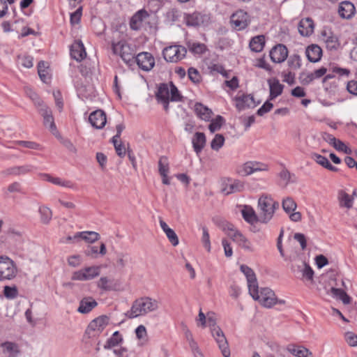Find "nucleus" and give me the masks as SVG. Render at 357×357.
I'll list each match as a JSON object with an SVG mask.
<instances>
[{
    "instance_id": "nucleus-1",
    "label": "nucleus",
    "mask_w": 357,
    "mask_h": 357,
    "mask_svg": "<svg viewBox=\"0 0 357 357\" xmlns=\"http://www.w3.org/2000/svg\"><path fill=\"white\" fill-rule=\"evenodd\" d=\"M158 307V301L155 299L150 297H142L133 302L131 309L126 313V316L130 319H133L154 312Z\"/></svg>"
},
{
    "instance_id": "nucleus-2",
    "label": "nucleus",
    "mask_w": 357,
    "mask_h": 357,
    "mask_svg": "<svg viewBox=\"0 0 357 357\" xmlns=\"http://www.w3.org/2000/svg\"><path fill=\"white\" fill-rule=\"evenodd\" d=\"M279 202L275 201L271 196L263 195L258 200L259 209V222L267 224L273 218L274 213L279 208Z\"/></svg>"
},
{
    "instance_id": "nucleus-3",
    "label": "nucleus",
    "mask_w": 357,
    "mask_h": 357,
    "mask_svg": "<svg viewBox=\"0 0 357 357\" xmlns=\"http://www.w3.org/2000/svg\"><path fill=\"white\" fill-rule=\"evenodd\" d=\"M213 312H208L206 317V326L211 328L213 337L218 344L219 349L224 357L230 356V350L226 337L222 329L216 325L215 319Z\"/></svg>"
},
{
    "instance_id": "nucleus-4",
    "label": "nucleus",
    "mask_w": 357,
    "mask_h": 357,
    "mask_svg": "<svg viewBox=\"0 0 357 357\" xmlns=\"http://www.w3.org/2000/svg\"><path fill=\"white\" fill-rule=\"evenodd\" d=\"M109 318L106 315H101L93 319L88 325L83 336V341L89 344L91 339L98 337L109 324Z\"/></svg>"
},
{
    "instance_id": "nucleus-5",
    "label": "nucleus",
    "mask_w": 357,
    "mask_h": 357,
    "mask_svg": "<svg viewBox=\"0 0 357 357\" xmlns=\"http://www.w3.org/2000/svg\"><path fill=\"white\" fill-rule=\"evenodd\" d=\"M112 50L113 54L119 55L126 64L132 66L135 63V51L126 40H112Z\"/></svg>"
},
{
    "instance_id": "nucleus-6",
    "label": "nucleus",
    "mask_w": 357,
    "mask_h": 357,
    "mask_svg": "<svg viewBox=\"0 0 357 357\" xmlns=\"http://www.w3.org/2000/svg\"><path fill=\"white\" fill-rule=\"evenodd\" d=\"M36 168L31 164L22 165H13L8 167L0 172V176L8 178L10 176H21L33 173Z\"/></svg>"
},
{
    "instance_id": "nucleus-7",
    "label": "nucleus",
    "mask_w": 357,
    "mask_h": 357,
    "mask_svg": "<svg viewBox=\"0 0 357 357\" xmlns=\"http://www.w3.org/2000/svg\"><path fill=\"white\" fill-rule=\"evenodd\" d=\"M17 275L14 261L6 256H0V280H12Z\"/></svg>"
},
{
    "instance_id": "nucleus-8",
    "label": "nucleus",
    "mask_w": 357,
    "mask_h": 357,
    "mask_svg": "<svg viewBox=\"0 0 357 357\" xmlns=\"http://www.w3.org/2000/svg\"><path fill=\"white\" fill-rule=\"evenodd\" d=\"M186 53L187 49L182 45H171L162 51L164 59L172 63H177L185 56Z\"/></svg>"
},
{
    "instance_id": "nucleus-9",
    "label": "nucleus",
    "mask_w": 357,
    "mask_h": 357,
    "mask_svg": "<svg viewBox=\"0 0 357 357\" xmlns=\"http://www.w3.org/2000/svg\"><path fill=\"white\" fill-rule=\"evenodd\" d=\"M100 266H92L75 271L72 277L74 280L86 281L94 279L100 274Z\"/></svg>"
},
{
    "instance_id": "nucleus-10",
    "label": "nucleus",
    "mask_w": 357,
    "mask_h": 357,
    "mask_svg": "<svg viewBox=\"0 0 357 357\" xmlns=\"http://www.w3.org/2000/svg\"><path fill=\"white\" fill-rule=\"evenodd\" d=\"M263 306L271 308L277 303L278 298L273 290L270 288H261L259 292V298H255Z\"/></svg>"
},
{
    "instance_id": "nucleus-11",
    "label": "nucleus",
    "mask_w": 357,
    "mask_h": 357,
    "mask_svg": "<svg viewBox=\"0 0 357 357\" xmlns=\"http://www.w3.org/2000/svg\"><path fill=\"white\" fill-rule=\"evenodd\" d=\"M144 71L151 70L155 65V59L151 53L141 52L135 58V63Z\"/></svg>"
},
{
    "instance_id": "nucleus-12",
    "label": "nucleus",
    "mask_w": 357,
    "mask_h": 357,
    "mask_svg": "<svg viewBox=\"0 0 357 357\" xmlns=\"http://www.w3.org/2000/svg\"><path fill=\"white\" fill-rule=\"evenodd\" d=\"M38 112L43 118L44 126L46 128H48L50 130L54 135L57 132V130L50 108L48 107L46 105H43L38 108Z\"/></svg>"
},
{
    "instance_id": "nucleus-13",
    "label": "nucleus",
    "mask_w": 357,
    "mask_h": 357,
    "mask_svg": "<svg viewBox=\"0 0 357 357\" xmlns=\"http://www.w3.org/2000/svg\"><path fill=\"white\" fill-rule=\"evenodd\" d=\"M156 100L159 103L163 105L165 112L169 110V103L170 100L169 84L161 83L158 85V91L155 93Z\"/></svg>"
},
{
    "instance_id": "nucleus-14",
    "label": "nucleus",
    "mask_w": 357,
    "mask_h": 357,
    "mask_svg": "<svg viewBox=\"0 0 357 357\" xmlns=\"http://www.w3.org/2000/svg\"><path fill=\"white\" fill-rule=\"evenodd\" d=\"M269 56L273 62L280 63L287 59L288 50L284 45L277 44L271 50Z\"/></svg>"
},
{
    "instance_id": "nucleus-15",
    "label": "nucleus",
    "mask_w": 357,
    "mask_h": 357,
    "mask_svg": "<svg viewBox=\"0 0 357 357\" xmlns=\"http://www.w3.org/2000/svg\"><path fill=\"white\" fill-rule=\"evenodd\" d=\"M248 15L242 10L236 11L231 17V22L235 29L242 30L249 24Z\"/></svg>"
},
{
    "instance_id": "nucleus-16",
    "label": "nucleus",
    "mask_w": 357,
    "mask_h": 357,
    "mask_svg": "<svg viewBox=\"0 0 357 357\" xmlns=\"http://www.w3.org/2000/svg\"><path fill=\"white\" fill-rule=\"evenodd\" d=\"M89 121L93 128L101 129L107 122L106 114L101 109H97L91 113Z\"/></svg>"
},
{
    "instance_id": "nucleus-17",
    "label": "nucleus",
    "mask_w": 357,
    "mask_h": 357,
    "mask_svg": "<svg viewBox=\"0 0 357 357\" xmlns=\"http://www.w3.org/2000/svg\"><path fill=\"white\" fill-rule=\"evenodd\" d=\"M149 16V15L146 10L142 9L138 10L130 19V29L135 31L139 30L142 26L144 20L148 18Z\"/></svg>"
},
{
    "instance_id": "nucleus-18",
    "label": "nucleus",
    "mask_w": 357,
    "mask_h": 357,
    "mask_svg": "<svg viewBox=\"0 0 357 357\" xmlns=\"http://www.w3.org/2000/svg\"><path fill=\"white\" fill-rule=\"evenodd\" d=\"M235 99L236 101V107L240 111L256 106L254 97L250 94L237 96Z\"/></svg>"
},
{
    "instance_id": "nucleus-19",
    "label": "nucleus",
    "mask_w": 357,
    "mask_h": 357,
    "mask_svg": "<svg viewBox=\"0 0 357 357\" xmlns=\"http://www.w3.org/2000/svg\"><path fill=\"white\" fill-rule=\"evenodd\" d=\"M70 50L71 57L77 61H82L86 56L85 48L81 41L74 43Z\"/></svg>"
},
{
    "instance_id": "nucleus-20",
    "label": "nucleus",
    "mask_w": 357,
    "mask_h": 357,
    "mask_svg": "<svg viewBox=\"0 0 357 357\" xmlns=\"http://www.w3.org/2000/svg\"><path fill=\"white\" fill-rule=\"evenodd\" d=\"M305 54L309 61L316 63L321 58L322 50L319 45L312 44L306 48Z\"/></svg>"
},
{
    "instance_id": "nucleus-21",
    "label": "nucleus",
    "mask_w": 357,
    "mask_h": 357,
    "mask_svg": "<svg viewBox=\"0 0 357 357\" xmlns=\"http://www.w3.org/2000/svg\"><path fill=\"white\" fill-rule=\"evenodd\" d=\"M299 33L303 36H309L314 31V22L310 18L302 19L298 26Z\"/></svg>"
},
{
    "instance_id": "nucleus-22",
    "label": "nucleus",
    "mask_w": 357,
    "mask_h": 357,
    "mask_svg": "<svg viewBox=\"0 0 357 357\" xmlns=\"http://www.w3.org/2000/svg\"><path fill=\"white\" fill-rule=\"evenodd\" d=\"M355 7L350 1H342L338 8L340 16L344 19H350L355 14Z\"/></svg>"
},
{
    "instance_id": "nucleus-23",
    "label": "nucleus",
    "mask_w": 357,
    "mask_h": 357,
    "mask_svg": "<svg viewBox=\"0 0 357 357\" xmlns=\"http://www.w3.org/2000/svg\"><path fill=\"white\" fill-rule=\"evenodd\" d=\"M97 305L98 303L92 297H85L80 301L77 311L82 314H87Z\"/></svg>"
},
{
    "instance_id": "nucleus-24",
    "label": "nucleus",
    "mask_w": 357,
    "mask_h": 357,
    "mask_svg": "<svg viewBox=\"0 0 357 357\" xmlns=\"http://www.w3.org/2000/svg\"><path fill=\"white\" fill-rule=\"evenodd\" d=\"M195 112L199 119L205 121H209L212 118V110L201 102L195 103Z\"/></svg>"
},
{
    "instance_id": "nucleus-25",
    "label": "nucleus",
    "mask_w": 357,
    "mask_h": 357,
    "mask_svg": "<svg viewBox=\"0 0 357 357\" xmlns=\"http://www.w3.org/2000/svg\"><path fill=\"white\" fill-rule=\"evenodd\" d=\"M3 353L8 357H16L20 352L19 345L13 342H5L1 344Z\"/></svg>"
},
{
    "instance_id": "nucleus-26",
    "label": "nucleus",
    "mask_w": 357,
    "mask_h": 357,
    "mask_svg": "<svg viewBox=\"0 0 357 357\" xmlns=\"http://www.w3.org/2000/svg\"><path fill=\"white\" fill-rule=\"evenodd\" d=\"M268 83L270 88V99L273 100L281 95L284 86L281 84L277 78L269 79Z\"/></svg>"
},
{
    "instance_id": "nucleus-27",
    "label": "nucleus",
    "mask_w": 357,
    "mask_h": 357,
    "mask_svg": "<svg viewBox=\"0 0 357 357\" xmlns=\"http://www.w3.org/2000/svg\"><path fill=\"white\" fill-rule=\"evenodd\" d=\"M287 350L296 357H312V353L305 347L294 344L288 345Z\"/></svg>"
},
{
    "instance_id": "nucleus-28",
    "label": "nucleus",
    "mask_w": 357,
    "mask_h": 357,
    "mask_svg": "<svg viewBox=\"0 0 357 357\" xmlns=\"http://www.w3.org/2000/svg\"><path fill=\"white\" fill-rule=\"evenodd\" d=\"M206 136L203 132H197L195 134L192 142L195 151L199 154L206 144Z\"/></svg>"
},
{
    "instance_id": "nucleus-29",
    "label": "nucleus",
    "mask_w": 357,
    "mask_h": 357,
    "mask_svg": "<svg viewBox=\"0 0 357 357\" xmlns=\"http://www.w3.org/2000/svg\"><path fill=\"white\" fill-rule=\"evenodd\" d=\"M231 239L245 250L250 252H252L254 250L250 242L239 231L233 235Z\"/></svg>"
},
{
    "instance_id": "nucleus-30",
    "label": "nucleus",
    "mask_w": 357,
    "mask_h": 357,
    "mask_svg": "<svg viewBox=\"0 0 357 357\" xmlns=\"http://www.w3.org/2000/svg\"><path fill=\"white\" fill-rule=\"evenodd\" d=\"M84 253L86 256L92 258H96L98 254L104 256L107 253L106 245L104 243H101L99 251L97 246L88 245L86 249L84 250Z\"/></svg>"
},
{
    "instance_id": "nucleus-31",
    "label": "nucleus",
    "mask_w": 357,
    "mask_h": 357,
    "mask_svg": "<svg viewBox=\"0 0 357 357\" xmlns=\"http://www.w3.org/2000/svg\"><path fill=\"white\" fill-rule=\"evenodd\" d=\"M244 220L250 224L259 222V215L257 216L255 211L250 206H245L241 211Z\"/></svg>"
},
{
    "instance_id": "nucleus-32",
    "label": "nucleus",
    "mask_w": 357,
    "mask_h": 357,
    "mask_svg": "<svg viewBox=\"0 0 357 357\" xmlns=\"http://www.w3.org/2000/svg\"><path fill=\"white\" fill-rule=\"evenodd\" d=\"M265 45V38L264 36H257L253 37L249 44L250 48L252 51L259 52L262 51Z\"/></svg>"
},
{
    "instance_id": "nucleus-33",
    "label": "nucleus",
    "mask_w": 357,
    "mask_h": 357,
    "mask_svg": "<svg viewBox=\"0 0 357 357\" xmlns=\"http://www.w3.org/2000/svg\"><path fill=\"white\" fill-rule=\"evenodd\" d=\"M100 234L96 231H81L74 235V238H82L89 243H94L99 240Z\"/></svg>"
},
{
    "instance_id": "nucleus-34",
    "label": "nucleus",
    "mask_w": 357,
    "mask_h": 357,
    "mask_svg": "<svg viewBox=\"0 0 357 357\" xmlns=\"http://www.w3.org/2000/svg\"><path fill=\"white\" fill-rule=\"evenodd\" d=\"M185 19L187 26H198L203 23V16L197 12L187 15Z\"/></svg>"
},
{
    "instance_id": "nucleus-35",
    "label": "nucleus",
    "mask_w": 357,
    "mask_h": 357,
    "mask_svg": "<svg viewBox=\"0 0 357 357\" xmlns=\"http://www.w3.org/2000/svg\"><path fill=\"white\" fill-rule=\"evenodd\" d=\"M331 292L333 297L339 298L344 304L347 305L351 303V297L343 289L332 287Z\"/></svg>"
},
{
    "instance_id": "nucleus-36",
    "label": "nucleus",
    "mask_w": 357,
    "mask_h": 357,
    "mask_svg": "<svg viewBox=\"0 0 357 357\" xmlns=\"http://www.w3.org/2000/svg\"><path fill=\"white\" fill-rule=\"evenodd\" d=\"M244 188L243 183L240 181H234L233 183L227 184L222 190L226 195L241 192Z\"/></svg>"
},
{
    "instance_id": "nucleus-37",
    "label": "nucleus",
    "mask_w": 357,
    "mask_h": 357,
    "mask_svg": "<svg viewBox=\"0 0 357 357\" xmlns=\"http://www.w3.org/2000/svg\"><path fill=\"white\" fill-rule=\"evenodd\" d=\"M123 341V337L119 331H116L113 333L112 336L107 340L105 344L104 345V349H109L112 347H114L119 344Z\"/></svg>"
},
{
    "instance_id": "nucleus-38",
    "label": "nucleus",
    "mask_w": 357,
    "mask_h": 357,
    "mask_svg": "<svg viewBox=\"0 0 357 357\" xmlns=\"http://www.w3.org/2000/svg\"><path fill=\"white\" fill-rule=\"evenodd\" d=\"M282 206L287 213H290L296 209L297 204L293 198L287 197L283 199L282 202Z\"/></svg>"
},
{
    "instance_id": "nucleus-39",
    "label": "nucleus",
    "mask_w": 357,
    "mask_h": 357,
    "mask_svg": "<svg viewBox=\"0 0 357 357\" xmlns=\"http://www.w3.org/2000/svg\"><path fill=\"white\" fill-rule=\"evenodd\" d=\"M39 213L41 222L45 225L48 224L52 218V210L47 206H43L39 208Z\"/></svg>"
},
{
    "instance_id": "nucleus-40",
    "label": "nucleus",
    "mask_w": 357,
    "mask_h": 357,
    "mask_svg": "<svg viewBox=\"0 0 357 357\" xmlns=\"http://www.w3.org/2000/svg\"><path fill=\"white\" fill-rule=\"evenodd\" d=\"M97 287L105 291L114 289L112 284V280L109 279L107 277H101L97 282Z\"/></svg>"
},
{
    "instance_id": "nucleus-41",
    "label": "nucleus",
    "mask_w": 357,
    "mask_h": 357,
    "mask_svg": "<svg viewBox=\"0 0 357 357\" xmlns=\"http://www.w3.org/2000/svg\"><path fill=\"white\" fill-rule=\"evenodd\" d=\"M288 66L292 70H298L301 67V58L298 54H291L287 60Z\"/></svg>"
},
{
    "instance_id": "nucleus-42",
    "label": "nucleus",
    "mask_w": 357,
    "mask_h": 357,
    "mask_svg": "<svg viewBox=\"0 0 357 357\" xmlns=\"http://www.w3.org/2000/svg\"><path fill=\"white\" fill-rule=\"evenodd\" d=\"M210 121L211 123L208 126V129L212 133L220 130L225 123L224 118L220 115H218L215 119H211Z\"/></svg>"
},
{
    "instance_id": "nucleus-43",
    "label": "nucleus",
    "mask_w": 357,
    "mask_h": 357,
    "mask_svg": "<svg viewBox=\"0 0 357 357\" xmlns=\"http://www.w3.org/2000/svg\"><path fill=\"white\" fill-rule=\"evenodd\" d=\"M169 88L170 100L172 102L181 101L183 99V96L180 93L177 87L174 85V84L172 82H169Z\"/></svg>"
},
{
    "instance_id": "nucleus-44",
    "label": "nucleus",
    "mask_w": 357,
    "mask_h": 357,
    "mask_svg": "<svg viewBox=\"0 0 357 357\" xmlns=\"http://www.w3.org/2000/svg\"><path fill=\"white\" fill-rule=\"evenodd\" d=\"M158 172L160 175L168 174L169 166L168 158L166 156H161L158 161Z\"/></svg>"
},
{
    "instance_id": "nucleus-45",
    "label": "nucleus",
    "mask_w": 357,
    "mask_h": 357,
    "mask_svg": "<svg viewBox=\"0 0 357 357\" xmlns=\"http://www.w3.org/2000/svg\"><path fill=\"white\" fill-rule=\"evenodd\" d=\"M249 293L255 298H259V287L256 277L253 280H248Z\"/></svg>"
},
{
    "instance_id": "nucleus-46",
    "label": "nucleus",
    "mask_w": 357,
    "mask_h": 357,
    "mask_svg": "<svg viewBox=\"0 0 357 357\" xmlns=\"http://www.w3.org/2000/svg\"><path fill=\"white\" fill-rule=\"evenodd\" d=\"M188 47L193 54H201L205 52L206 47L204 44L200 43H188Z\"/></svg>"
},
{
    "instance_id": "nucleus-47",
    "label": "nucleus",
    "mask_w": 357,
    "mask_h": 357,
    "mask_svg": "<svg viewBox=\"0 0 357 357\" xmlns=\"http://www.w3.org/2000/svg\"><path fill=\"white\" fill-rule=\"evenodd\" d=\"M220 226L222 231L231 238L238 231L231 223L227 221H222Z\"/></svg>"
},
{
    "instance_id": "nucleus-48",
    "label": "nucleus",
    "mask_w": 357,
    "mask_h": 357,
    "mask_svg": "<svg viewBox=\"0 0 357 357\" xmlns=\"http://www.w3.org/2000/svg\"><path fill=\"white\" fill-rule=\"evenodd\" d=\"M326 47L329 50H336L340 46V43L337 36L333 34L328 36L326 39Z\"/></svg>"
},
{
    "instance_id": "nucleus-49",
    "label": "nucleus",
    "mask_w": 357,
    "mask_h": 357,
    "mask_svg": "<svg viewBox=\"0 0 357 357\" xmlns=\"http://www.w3.org/2000/svg\"><path fill=\"white\" fill-rule=\"evenodd\" d=\"M225 137L221 134H216L211 142L212 149L218 151L224 144Z\"/></svg>"
},
{
    "instance_id": "nucleus-50",
    "label": "nucleus",
    "mask_w": 357,
    "mask_h": 357,
    "mask_svg": "<svg viewBox=\"0 0 357 357\" xmlns=\"http://www.w3.org/2000/svg\"><path fill=\"white\" fill-rule=\"evenodd\" d=\"M112 142L114 144L116 154L120 158H123L126 153V149L123 144L119 140L112 139Z\"/></svg>"
},
{
    "instance_id": "nucleus-51",
    "label": "nucleus",
    "mask_w": 357,
    "mask_h": 357,
    "mask_svg": "<svg viewBox=\"0 0 357 357\" xmlns=\"http://www.w3.org/2000/svg\"><path fill=\"white\" fill-rule=\"evenodd\" d=\"M18 290L15 286H5L3 288V295L8 299H14L17 296Z\"/></svg>"
},
{
    "instance_id": "nucleus-52",
    "label": "nucleus",
    "mask_w": 357,
    "mask_h": 357,
    "mask_svg": "<svg viewBox=\"0 0 357 357\" xmlns=\"http://www.w3.org/2000/svg\"><path fill=\"white\" fill-rule=\"evenodd\" d=\"M26 93L33 100L34 105L38 107V108L45 105L38 96L31 89H26Z\"/></svg>"
},
{
    "instance_id": "nucleus-53",
    "label": "nucleus",
    "mask_w": 357,
    "mask_h": 357,
    "mask_svg": "<svg viewBox=\"0 0 357 357\" xmlns=\"http://www.w3.org/2000/svg\"><path fill=\"white\" fill-rule=\"evenodd\" d=\"M202 242L204 247L208 252L211 251V241L208 229L206 227H202Z\"/></svg>"
},
{
    "instance_id": "nucleus-54",
    "label": "nucleus",
    "mask_w": 357,
    "mask_h": 357,
    "mask_svg": "<svg viewBox=\"0 0 357 357\" xmlns=\"http://www.w3.org/2000/svg\"><path fill=\"white\" fill-rule=\"evenodd\" d=\"M188 73L189 79L193 83L197 84L200 82L202 77L199 71L196 68L191 67L188 69Z\"/></svg>"
},
{
    "instance_id": "nucleus-55",
    "label": "nucleus",
    "mask_w": 357,
    "mask_h": 357,
    "mask_svg": "<svg viewBox=\"0 0 357 357\" xmlns=\"http://www.w3.org/2000/svg\"><path fill=\"white\" fill-rule=\"evenodd\" d=\"M50 183L66 188H73L74 187V184L70 181L62 180L59 177H52L50 180Z\"/></svg>"
},
{
    "instance_id": "nucleus-56",
    "label": "nucleus",
    "mask_w": 357,
    "mask_h": 357,
    "mask_svg": "<svg viewBox=\"0 0 357 357\" xmlns=\"http://www.w3.org/2000/svg\"><path fill=\"white\" fill-rule=\"evenodd\" d=\"M18 61L25 68H30L33 66V57L29 55L18 56Z\"/></svg>"
},
{
    "instance_id": "nucleus-57",
    "label": "nucleus",
    "mask_w": 357,
    "mask_h": 357,
    "mask_svg": "<svg viewBox=\"0 0 357 357\" xmlns=\"http://www.w3.org/2000/svg\"><path fill=\"white\" fill-rule=\"evenodd\" d=\"M333 146L339 151H342L347 154H350L351 153V150L347 147L343 142L340 139L335 140V144H333Z\"/></svg>"
},
{
    "instance_id": "nucleus-58",
    "label": "nucleus",
    "mask_w": 357,
    "mask_h": 357,
    "mask_svg": "<svg viewBox=\"0 0 357 357\" xmlns=\"http://www.w3.org/2000/svg\"><path fill=\"white\" fill-rule=\"evenodd\" d=\"M165 234L173 246H176L178 245L179 241L178 236L172 229H170L169 230L166 231Z\"/></svg>"
},
{
    "instance_id": "nucleus-59",
    "label": "nucleus",
    "mask_w": 357,
    "mask_h": 357,
    "mask_svg": "<svg viewBox=\"0 0 357 357\" xmlns=\"http://www.w3.org/2000/svg\"><path fill=\"white\" fill-rule=\"evenodd\" d=\"M302 270V277L307 280L312 281L314 277V271L312 269L310 265L307 264Z\"/></svg>"
},
{
    "instance_id": "nucleus-60",
    "label": "nucleus",
    "mask_w": 357,
    "mask_h": 357,
    "mask_svg": "<svg viewBox=\"0 0 357 357\" xmlns=\"http://www.w3.org/2000/svg\"><path fill=\"white\" fill-rule=\"evenodd\" d=\"M82 7L80 6L70 14V23L72 25L79 23L82 16Z\"/></svg>"
},
{
    "instance_id": "nucleus-61",
    "label": "nucleus",
    "mask_w": 357,
    "mask_h": 357,
    "mask_svg": "<svg viewBox=\"0 0 357 357\" xmlns=\"http://www.w3.org/2000/svg\"><path fill=\"white\" fill-rule=\"evenodd\" d=\"M15 144L17 145L24 146L25 148H27V149H35V150L40 149V145L38 144H37L34 142H31V141L20 140V141L15 142Z\"/></svg>"
},
{
    "instance_id": "nucleus-62",
    "label": "nucleus",
    "mask_w": 357,
    "mask_h": 357,
    "mask_svg": "<svg viewBox=\"0 0 357 357\" xmlns=\"http://www.w3.org/2000/svg\"><path fill=\"white\" fill-rule=\"evenodd\" d=\"M345 340L351 347L357 346V335L353 332H347L344 335Z\"/></svg>"
},
{
    "instance_id": "nucleus-63",
    "label": "nucleus",
    "mask_w": 357,
    "mask_h": 357,
    "mask_svg": "<svg viewBox=\"0 0 357 357\" xmlns=\"http://www.w3.org/2000/svg\"><path fill=\"white\" fill-rule=\"evenodd\" d=\"M307 264V263L304 261H302V260H295L294 262L291 265V271L294 272V273H301L302 272V269H303V267L305 266V265Z\"/></svg>"
},
{
    "instance_id": "nucleus-64",
    "label": "nucleus",
    "mask_w": 357,
    "mask_h": 357,
    "mask_svg": "<svg viewBox=\"0 0 357 357\" xmlns=\"http://www.w3.org/2000/svg\"><path fill=\"white\" fill-rule=\"evenodd\" d=\"M340 206L346 207L347 208H350L352 207V199H351L350 196L346 192H344L341 197Z\"/></svg>"
}]
</instances>
